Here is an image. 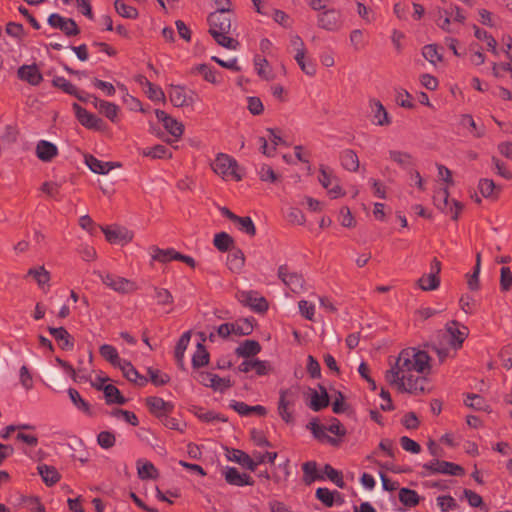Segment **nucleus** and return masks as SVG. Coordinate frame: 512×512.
Here are the masks:
<instances>
[{"mask_svg": "<svg viewBox=\"0 0 512 512\" xmlns=\"http://www.w3.org/2000/svg\"><path fill=\"white\" fill-rule=\"evenodd\" d=\"M295 60L306 75L314 76L316 74V65L305 60V49H297Z\"/></svg>", "mask_w": 512, "mask_h": 512, "instance_id": "obj_50", "label": "nucleus"}, {"mask_svg": "<svg viewBox=\"0 0 512 512\" xmlns=\"http://www.w3.org/2000/svg\"><path fill=\"white\" fill-rule=\"evenodd\" d=\"M179 252H177L173 248L160 249L157 246H152L150 248V255L152 261H157L160 263H168L173 260H177Z\"/></svg>", "mask_w": 512, "mask_h": 512, "instance_id": "obj_30", "label": "nucleus"}, {"mask_svg": "<svg viewBox=\"0 0 512 512\" xmlns=\"http://www.w3.org/2000/svg\"><path fill=\"white\" fill-rule=\"evenodd\" d=\"M399 501L406 507H415L419 503V495L409 488H401L398 493Z\"/></svg>", "mask_w": 512, "mask_h": 512, "instance_id": "obj_48", "label": "nucleus"}, {"mask_svg": "<svg viewBox=\"0 0 512 512\" xmlns=\"http://www.w3.org/2000/svg\"><path fill=\"white\" fill-rule=\"evenodd\" d=\"M306 395L309 400L308 407L315 412L324 409L329 404L328 393L322 386H319V389L309 388Z\"/></svg>", "mask_w": 512, "mask_h": 512, "instance_id": "obj_17", "label": "nucleus"}, {"mask_svg": "<svg viewBox=\"0 0 512 512\" xmlns=\"http://www.w3.org/2000/svg\"><path fill=\"white\" fill-rule=\"evenodd\" d=\"M213 171L224 180H241L237 161L224 153H219L211 164Z\"/></svg>", "mask_w": 512, "mask_h": 512, "instance_id": "obj_4", "label": "nucleus"}, {"mask_svg": "<svg viewBox=\"0 0 512 512\" xmlns=\"http://www.w3.org/2000/svg\"><path fill=\"white\" fill-rule=\"evenodd\" d=\"M190 342V332L182 334L175 348V357L177 361L182 365L184 360V353Z\"/></svg>", "mask_w": 512, "mask_h": 512, "instance_id": "obj_59", "label": "nucleus"}, {"mask_svg": "<svg viewBox=\"0 0 512 512\" xmlns=\"http://www.w3.org/2000/svg\"><path fill=\"white\" fill-rule=\"evenodd\" d=\"M447 342L455 351L462 347L468 336V328L457 321H451L445 327Z\"/></svg>", "mask_w": 512, "mask_h": 512, "instance_id": "obj_12", "label": "nucleus"}, {"mask_svg": "<svg viewBox=\"0 0 512 512\" xmlns=\"http://www.w3.org/2000/svg\"><path fill=\"white\" fill-rule=\"evenodd\" d=\"M318 26L330 32L339 31L344 25L342 13L336 9H326L318 15Z\"/></svg>", "mask_w": 512, "mask_h": 512, "instance_id": "obj_11", "label": "nucleus"}, {"mask_svg": "<svg viewBox=\"0 0 512 512\" xmlns=\"http://www.w3.org/2000/svg\"><path fill=\"white\" fill-rule=\"evenodd\" d=\"M27 275L32 276L41 289L49 288L50 273L43 266L29 269Z\"/></svg>", "mask_w": 512, "mask_h": 512, "instance_id": "obj_44", "label": "nucleus"}, {"mask_svg": "<svg viewBox=\"0 0 512 512\" xmlns=\"http://www.w3.org/2000/svg\"><path fill=\"white\" fill-rule=\"evenodd\" d=\"M302 470L304 473V481L307 484L314 482L315 480H323L324 476L320 475L317 470V463L314 461L305 462L302 465Z\"/></svg>", "mask_w": 512, "mask_h": 512, "instance_id": "obj_49", "label": "nucleus"}, {"mask_svg": "<svg viewBox=\"0 0 512 512\" xmlns=\"http://www.w3.org/2000/svg\"><path fill=\"white\" fill-rule=\"evenodd\" d=\"M244 264L245 256L242 250L238 248L231 249L227 255V266L229 270L239 274L243 270Z\"/></svg>", "mask_w": 512, "mask_h": 512, "instance_id": "obj_29", "label": "nucleus"}, {"mask_svg": "<svg viewBox=\"0 0 512 512\" xmlns=\"http://www.w3.org/2000/svg\"><path fill=\"white\" fill-rule=\"evenodd\" d=\"M85 163L92 172L97 174H107L113 168L111 162H103L92 155L85 157Z\"/></svg>", "mask_w": 512, "mask_h": 512, "instance_id": "obj_40", "label": "nucleus"}, {"mask_svg": "<svg viewBox=\"0 0 512 512\" xmlns=\"http://www.w3.org/2000/svg\"><path fill=\"white\" fill-rule=\"evenodd\" d=\"M114 7L116 12L124 18L135 19L138 16L137 10L132 6L125 4L122 0H116L114 2Z\"/></svg>", "mask_w": 512, "mask_h": 512, "instance_id": "obj_57", "label": "nucleus"}, {"mask_svg": "<svg viewBox=\"0 0 512 512\" xmlns=\"http://www.w3.org/2000/svg\"><path fill=\"white\" fill-rule=\"evenodd\" d=\"M422 467L426 470L425 475L444 474L461 476L464 474V469L460 465L439 459H433L423 464Z\"/></svg>", "mask_w": 512, "mask_h": 512, "instance_id": "obj_7", "label": "nucleus"}, {"mask_svg": "<svg viewBox=\"0 0 512 512\" xmlns=\"http://www.w3.org/2000/svg\"><path fill=\"white\" fill-rule=\"evenodd\" d=\"M262 153L268 157L274 155L276 147L283 143L281 136L271 128L266 130V136L258 138Z\"/></svg>", "mask_w": 512, "mask_h": 512, "instance_id": "obj_18", "label": "nucleus"}, {"mask_svg": "<svg viewBox=\"0 0 512 512\" xmlns=\"http://www.w3.org/2000/svg\"><path fill=\"white\" fill-rule=\"evenodd\" d=\"M48 24L54 29L61 30L67 36H75L80 32L73 19L65 18L57 13H53L49 16Z\"/></svg>", "mask_w": 512, "mask_h": 512, "instance_id": "obj_15", "label": "nucleus"}, {"mask_svg": "<svg viewBox=\"0 0 512 512\" xmlns=\"http://www.w3.org/2000/svg\"><path fill=\"white\" fill-rule=\"evenodd\" d=\"M111 416L118 420H122L132 426H137L139 424V420L136 414L128 410L118 408L113 409L111 411Z\"/></svg>", "mask_w": 512, "mask_h": 512, "instance_id": "obj_54", "label": "nucleus"}, {"mask_svg": "<svg viewBox=\"0 0 512 512\" xmlns=\"http://www.w3.org/2000/svg\"><path fill=\"white\" fill-rule=\"evenodd\" d=\"M278 277L283 284L293 293L300 294L306 291L305 280L303 276L292 271L287 265H281L278 268Z\"/></svg>", "mask_w": 512, "mask_h": 512, "instance_id": "obj_8", "label": "nucleus"}, {"mask_svg": "<svg viewBox=\"0 0 512 512\" xmlns=\"http://www.w3.org/2000/svg\"><path fill=\"white\" fill-rule=\"evenodd\" d=\"M318 181L323 188L327 190L328 195L332 199H337L345 195V192L340 186L338 178L334 175L333 171L325 166L319 169Z\"/></svg>", "mask_w": 512, "mask_h": 512, "instance_id": "obj_6", "label": "nucleus"}, {"mask_svg": "<svg viewBox=\"0 0 512 512\" xmlns=\"http://www.w3.org/2000/svg\"><path fill=\"white\" fill-rule=\"evenodd\" d=\"M138 477L142 480L157 479L159 472L154 464L145 459H138L136 462Z\"/></svg>", "mask_w": 512, "mask_h": 512, "instance_id": "obj_33", "label": "nucleus"}, {"mask_svg": "<svg viewBox=\"0 0 512 512\" xmlns=\"http://www.w3.org/2000/svg\"><path fill=\"white\" fill-rule=\"evenodd\" d=\"M213 243L220 251H228L233 244V239L225 232L217 233L214 236Z\"/></svg>", "mask_w": 512, "mask_h": 512, "instance_id": "obj_64", "label": "nucleus"}, {"mask_svg": "<svg viewBox=\"0 0 512 512\" xmlns=\"http://www.w3.org/2000/svg\"><path fill=\"white\" fill-rule=\"evenodd\" d=\"M117 368H119L122 371L123 376L130 382L136 383L140 386L144 385L147 382V380L138 373L135 367L125 359L122 360V362L120 363V365H118Z\"/></svg>", "mask_w": 512, "mask_h": 512, "instance_id": "obj_34", "label": "nucleus"}, {"mask_svg": "<svg viewBox=\"0 0 512 512\" xmlns=\"http://www.w3.org/2000/svg\"><path fill=\"white\" fill-rule=\"evenodd\" d=\"M98 110L112 122L117 121L119 107L116 104L111 102H99Z\"/></svg>", "mask_w": 512, "mask_h": 512, "instance_id": "obj_60", "label": "nucleus"}, {"mask_svg": "<svg viewBox=\"0 0 512 512\" xmlns=\"http://www.w3.org/2000/svg\"><path fill=\"white\" fill-rule=\"evenodd\" d=\"M38 472H39L40 476L42 477V480L45 482V484H47L49 486L54 485L60 479V475H59L58 471L52 466H48L45 464L39 465Z\"/></svg>", "mask_w": 512, "mask_h": 512, "instance_id": "obj_47", "label": "nucleus"}, {"mask_svg": "<svg viewBox=\"0 0 512 512\" xmlns=\"http://www.w3.org/2000/svg\"><path fill=\"white\" fill-rule=\"evenodd\" d=\"M52 83L53 86L63 90L67 94L76 95L77 93L76 86L62 76L54 77Z\"/></svg>", "mask_w": 512, "mask_h": 512, "instance_id": "obj_63", "label": "nucleus"}, {"mask_svg": "<svg viewBox=\"0 0 512 512\" xmlns=\"http://www.w3.org/2000/svg\"><path fill=\"white\" fill-rule=\"evenodd\" d=\"M298 308L301 316H303L306 320L314 321L316 307L312 302L307 300H300L298 302Z\"/></svg>", "mask_w": 512, "mask_h": 512, "instance_id": "obj_62", "label": "nucleus"}, {"mask_svg": "<svg viewBox=\"0 0 512 512\" xmlns=\"http://www.w3.org/2000/svg\"><path fill=\"white\" fill-rule=\"evenodd\" d=\"M146 402L150 412L157 416L171 412L173 409V405L170 402H167L160 397H149Z\"/></svg>", "mask_w": 512, "mask_h": 512, "instance_id": "obj_36", "label": "nucleus"}, {"mask_svg": "<svg viewBox=\"0 0 512 512\" xmlns=\"http://www.w3.org/2000/svg\"><path fill=\"white\" fill-rule=\"evenodd\" d=\"M194 415L203 422H213L222 420L217 413L212 410H207L203 407L196 406L193 408Z\"/></svg>", "mask_w": 512, "mask_h": 512, "instance_id": "obj_61", "label": "nucleus"}, {"mask_svg": "<svg viewBox=\"0 0 512 512\" xmlns=\"http://www.w3.org/2000/svg\"><path fill=\"white\" fill-rule=\"evenodd\" d=\"M93 274L98 276L105 286L117 293L127 294L137 289L135 282L127 278L116 276L111 273H104L99 270H95Z\"/></svg>", "mask_w": 512, "mask_h": 512, "instance_id": "obj_5", "label": "nucleus"}, {"mask_svg": "<svg viewBox=\"0 0 512 512\" xmlns=\"http://www.w3.org/2000/svg\"><path fill=\"white\" fill-rule=\"evenodd\" d=\"M323 476L327 477L331 482H333L339 488H344L346 485L344 482L342 473L340 471L334 469L329 464H326L324 466Z\"/></svg>", "mask_w": 512, "mask_h": 512, "instance_id": "obj_53", "label": "nucleus"}, {"mask_svg": "<svg viewBox=\"0 0 512 512\" xmlns=\"http://www.w3.org/2000/svg\"><path fill=\"white\" fill-rule=\"evenodd\" d=\"M140 154L144 157H149L152 159L170 158L172 156L171 152L161 144L144 148L140 151Z\"/></svg>", "mask_w": 512, "mask_h": 512, "instance_id": "obj_46", "label": "nucleus"}, {"mask_svg": "<svg viewBox=\"0 0 512 512\" xmlns=\"http://www.w3.org/2000/svg\"><path fill=\"white\" fill-rule=\"evenodd\" d=\"M67 393L72 404L75 406L77 410L86 415H91V407L89 403L80 395V393L76 389L69 388Z\"/></svg>", "mask_w": 512, "mask_h": 512, "instance_id": "obj_42", "label": "nucleus"}, {"mask_svg": "<svg viewBox=\"0 0 512 512\" xmlns=\"http://www.w3.org/2000/svg\"><path fill=\"white\" fill-rule=\"evenodd\" d=\"M50 334L58 342L59 346L63 350H71L74 346L73 338L64 327H50Z\"/></svg>", "mask_w": 512, "mask_h": 512, "instance_id": "obj_31", "label": "nucleus"}, {"mask_svg": "<svg viewBox=\"0 0 512 512\" xmlns=\"http://www.w3.org/2000/svg\"><path fill=\"white\" fill-rule=\"evenodd\" d=\"M436 23L445 32L456 33L458 31V27L453 23L447 9H438Z\"/></svg>", "mask_w": 512, "mask_h": 512, "instance_id": "obj_38", "label": "nucleus"}, {"mask_svg": "<svg viewBox=\"0 0 512 512\" xmlns=\"http://www.w3.org/2000/svg\"><path fill=\"white\" fill-rule=\"evenodd\" d=\"M431 357L421 349H403L385 372L386 382L399 393L420 396L430 393Z\"/></svg>", "mask_w": 512, "mask_h": 512, "instance_id": "obj_1", "label": "nucleus"}, {"mask_svg": "<svg viewBox=\"0 0 512 512\" xmlns=\"http://www.w3.org/2000/svg\"><path fill=\"white\" fill-rule=\"evenodd\" d=\"M422 55L432 65H436L442 61V55L439 53L437 46L433 44L424 46L422 49Z\"/></svg>", "mask_w": 512, "mask_h": 512, "instance_id": "obj_58", "label": "nucleus"}, {"mask_svg": "<svg viewBox=\"0 0 512 512\" xmlns=\"http://www.w3.org/2000/svg\"><path fill=\"white\" fill-rule=\"evenodd\" d=\"M155 116L162 123L165 130L175 139L179 140L184 133V125L182 122L168 115L163 110H155Z\"/></svg>", "mask_w": 512, "mask_h": 512, "instance_id": "obj_14", "label": "nucleus"}, {"mask_svg": "<svg viewBox=\"0 0 512 512\" xmlns=\"http://www.w3.org/2000/svg\"><path fill=\"white\" fill-rule=\"evenodd\" d=\"M168 97L170 102L175 107L192 106L197 98V95L192 90H187L181 85H171L168 90Z\"/></svg>", "mask_w": 512, "mask_h": 512, "instance_id": "obj_10", "label": "nucleus"}, {"mask_svg": "<svg viewBox=\"0 0 512 512\" xmlns=\"http://www.w3.org/2000/svg\"><path fill=\"white\" fill-rule=\"evenodd\" d=\"M198 380L202 385L219 392H224L231 387L229 378H222L213 372H201Z\"/></svg>", "mask_w": 512, "mask_h": 512, "instance_id": "obj_16", "label": "nucleus"}, {"mask_svg": "<svg viewBox=\"0 0 512 512\" xmlns=\"http://www.w3.org/2000/svg\"><path fill=\"white\" fill-rule=\"evenodd\" d=\"M72 107L81 125L89 129H99L101 127L102 120L96 115L90 113L77 103H74Z\"/></svg>", "mask_w": 512, "mask_h": 512, "instance_id": "obj_22", "label": "nucleus"}, {"mask_svg": "<svg viewBox=\"0 0 512 512\" xmlns=\"http://www.w3.org/2000/svg\"><path fill=\"white\" fill-rule=\"evenodd\" d=\"M238 299L257 312L266 311L268 308L267 301L255 291H241L238 293Z\"/></svg>", "mask_w": 512, "mask_h": 512, "instance_id": "obj_19", "label": "nucleus"}, {"mask_svg": "<svg viewBox=\"0 0 512 512\" xmlns=\"http://www.w3.org/2000/svg\"><path fill=\"white\" fill-rule=\"evenodd\" d=\"M340 161L342 167L348 171L356 172L359 168V158L351 149H346L341 153Z\"/></svg>", "mask_w": 512, "mask_h": 512, "instance_id": "obj_39", "label": "nucleus"}, {"mask_svg": "<svg viewBox=\"0 0 512 512\" xmlns=\"http://www.w3.org/2000/svg\"><path fill=\"white\" fill-rule=\"evenodd\" d=\"M229 458L251 471H255L257 468V462H255L253 456L251 457L241 450H233Z\"/></svg>", "mask_w": 512, "mask_h": 512, "instance_id": "obj_41", "label": "nucleus"}, {"mask_svg": "<svg viewBox=\"0 0 512 512\" xmlns=\"http://www.w3.org/2000/svg\"><path fill=\"white\" fill-rule=\"evenodd\" d=\"M301 389L299 385H291L279 390V400L277 411L285 423H291L294 420L295 408L300 400Z\"/></svg>", "mask_w": 512, "mask_h": 512, "instance_id": "obj_3", "label": "nucleus"}, {"mask_svg": "<svg viewBox=\"0 0 512 512\" xmlns=\"http://www.w3.org/2000/svg\"><path fill=\"white\" fill-rule=\"evenodd\" d=\"M417 285L423 291H433L440 286V278L428 273L418 279Z\"/></svg>", "mask_w": 512, "mask_h": 512, "instance_id": "obj_51", "label": "nucleus"}, {"mask_svg": "<svg viewBox=\"0 0 512 512\" xmlns=\"http://www.w3.org/2000/svg\"><path fill=\"white\" fill-rule=\"evenodd\" d=\"M389 159L403 169H410L414 160L410 153L400 150H389Z\"/></svg>", "mask_w": 512, "mask_h": 512, "instance_id": "obj_37", "label": "nucleus"}, {"mask_svg": "<svg viewBox=\"0 0 512 512\" xmlns=\"http://www.w3.org/2000/svg\"><path fill=\"white\" fill-rule=\"evenodd\" d=\"M307 427L317 440L331 445H337L339 443L336 438L328 435L326 426L318 423L316 420L309 422Z\"/></svg>", "mask_w": 512, "mask_h": 512, "instance_id": "obj_28", "label": "nucleus"}, {"mask_svg": "<svg viewBox=\"0 0 512 512\" xmlns=\"http://www.w3.org/2000/svg\"><path fill=\"white\" fill-rule=\"evenodd\" d=\"M434 202L440 210L449 214L454 220L458 219L463 209L462 203L456 200H452L451 202L449 201V192L447 187L436 192L434 195Z\"/></svg>", "mask_w": 512, "mask_h": 512, "instance_id": "obj_9", "label": "nucleus"}, {"mask_svg": "<svg viewBox=\"0 0 512 512\" xmlns=\"http://www.w3.org/2000/svg\"><path fill=\"white\" fill-rule=\"evenodd\" d=\"M460 124L466 128L470 135L474 138H481L485 135L486 129L484 125H479L475 122L470 114H464L461 116Z\"/></svg>", "mask_w": 512, "mask_h": 512, "instance_id": "obj_35", "label": "nucleus"}, {"mask_svg": "<svg viewBox=\"0 0 512 512\" xmlns=\"http://www.w3.org/2000/svg\"><path fill=\"white\" fill-rule=\"evenodd\" d=\"M209 32L214 40L222 47L229 50H237L236 29L232 27V13L213 12L208 17Z\"/></svg>", "mask_w": 512, "mask_h": 512, "instance_id": "obj_2", "label": "nucleus"}, {"mask_svg": "<svg viewBox=\"0 0 512 512\" xmlns=\"http://www.w3.org/2000/svg\"><path fill=\"white\" fill-rule=\"evenodd\" d=\"M192 73L200 74L209 83L220 84L222 81L220 73L208 64H198L192 68Z\"/></svg>", "mask_w": 512, "mask_h": 512, "instance_id": "obj_32", "label": "nucleus"}, {"mask_svg": "<svg viewBox=\"0 0 512 512\" xmlns=\"http://www.w3.org/2000/svg\"><path fill=\"white\" fill-rule=\"evenodd\" d=\"M238 369L244 373L254 370L258 376H264L270 372L271 367L268 361L251 359L241 362Z\"/></svg>", "mask_w": 512, "mask_h": 512, "instance_id": "obj_25", "label": "nucleus"}, {"mask_svg": "<svg viewBox=\"0 0 512 512\" xmlns=\"http://www.w3.org/2000/svg\"><path fill=\"white\" fill-rule=\"evenodd\" d=\"M17 74L19 79L33 86L39 85L43 80L42 73L36 64L22 65L19 67Z\"/></svg>", "mask_w": 512, "mask_h": 512, "instance_id": "obj_23", "label": "nucleus"}, {"mask_svg": "<svg viewBox=\"0 0 512 512\" xmlns=\"http://www.w3.org/2000/svg\"><path fill=\"white\" fill-rule=\"evenodd\" d=\"M106 240L115 245H126L133 240L134 233L123 226H106L102 228Z\"/></svg>", "mask_w": 512, "mask_h": 512, "instance_id": "obj_13", "label": "nucleus"}, {"mask_svg": "<svg viewBox=\"0 0 512 512\" xmlns=\"http://www.w3.org/2000/svg\"><path fill=\"white\" fill-rule=\"evenodd\" d=\"M209 362V353L202 345V343L197 344V349L192 357V365L195 368L203 367L207 365Z\"/></svg>", "mask_w": 512, "mask_h": 512, "instance_id": "obj_52", "label": "nucleus"}, {"mask_svg": "<svg viewBox=\"0 0 512 512\" xmlns=\"http://www.w3.org/2000/svg\"><path fill=\"white\" fill-rule=\"evenodd\" d=\"M261 351L260 344L255 340H245L236 348V354L240 357H251Z\"/></svg>", "mask_w": 512, "mask_h": 512, "instance_id": "obj_45", "label": "nucleus"}, {"mask_svg": "<svg viewBox=\"0 0 512 512\" xmlns=\"http://www.w3.org/2000/svg\"><path fill=\"white\" fill-rule=\"evenodd\" d=\"M370 108L372 111V123L376 126H388L391 124V117L383 104L376 99L370 101Z\"/></svg>", "mask_w": 512, "mask_h": 512, "instance_id": "obj_24", "label": "nucleus"}, {"mask_svg": "<svg viewBox=\"0 0 512 512\" xmlns=\"http://www.w3.org/2000/svg\"><path fill=\"white\" fill-rule=\"evenodd\" d=\"M94 387L98 390H103L105 400L108 404L123 405L127 402V399L120 393L119 389L112 384H107L103 387L102 385L94 384Z\"/></svg>", "mask_w": 512, "mask_h": 512, "instance_id": "obj_27", "label": "nucleus"}, {"mask_svg": "<svg viewBox=\"0 0 512 512\" xmlns=\"http://www.w3.org/2000/svg\"><path fill=\"white\" fill-rule=\"evenodd\" d=\"M223 476L225 478V481L233 486L243 487L252 486L254 484V481L248 474L241 473L235 467H226L223 470Z\"/></svg>", "mask_w": 512, "mask_h": 512, "instance_id": "obj_20", "label": "nucleus"}, {"mask_svg": "<svg viewBox=\"0 0 512 512\" xmlns=\"http://www.w3.org/2000/svg\"><path fill=\"white\" fill-rule=\"evenodd\" d=\"M58 154V148L52 142L40 140L36 144V155L43 162H50Z\"/></svg>", "mask_w": 512, "mask_h": 512, "instance_id": "obj_26", "label": "nucleus"}, {"mask_svg": "<svg viewBox=\"0 0 512 512\" xmlns=\"http://www.w3.org/2000/svg\"><path fill=\"white\" fill-rule=\"evenodd\" d=\"M144 88H145V93L150 100H152L154 102H164L165 101V93L159 86L154 85L149 81H146Z\"/></svg>", "mask_w": 512, "mask_h": 512, "instance_id": "obj_55", "label": "nucleus"}, {"mask_svg": "<svg viewBox=\"0 0 512 512\" xmlns=\"http://www.w3.org/2000/svg\"><path fill=\"white\" fill-rule=\"evenodd\" d=\"M99 352L100 355L115 368H117L123 360L120 358L116 348L110 344L101 345Z\"/></svg>", "mask_w": 512, "mask_h": 512, "instance_id": "obj_43", "label": "nucleus"}, {"mask_svg": "<svg viewBox=\"0 0 512 512\" xmlns=\"http://www.w3.org/2000/svg\"><path fill=\"white\" fill-rule=\"evenodd\" d=\"M315 496L326 507L340 506L345 502L343 495L339 491L330 490L325 487L318 488Z\"/></svg>", "mask_w": 512, "mask_h": 512, "instance_id": "obj_21", "label": "nucleus"}, {"mask_svg": "<svg viewBox=\"0 0 512 512\" xmlns=\"http://www.w3.org/2000/svg\"><path fill=\"white\" fill-rule=\"evenodd\" d=\"M475 37L481 41L486 42L488 48L491 52L498 56L497 42L492 35H490L487 31L482 30L480 28H475Z\"/></svg>", "mask_w": 512, "mask_h": 512, "instance_id": "obj_56", "label": "nucleus"}]
</instances>
